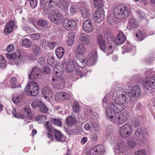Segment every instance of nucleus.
Listing matches in <instances>:
<instances>
[{"mask_svg": "<svg viewBox=\"0 0 155 155\" xmlns=\"http://www.w3.org/2000/svg\"><path fill=\"white\" fill-rule=\"evenodd\" d=\"M124 50H125L126 52H130L131 51V49H132V51L133 52H135L136 51V48L135 47H132L131 45L127 44L126 45L123 47Z\"/></svg>", "mask_w": 155, "mask_h": 155, "instance_id": "nucleus-41", "label": "nucleus"}, {"mask_svg": "<svg viewBox=\"0 0 155 155\" xmlns=\"http://www.w3.org/2000/svg\"><path fill=\"white\" fill-rule=\"evenodd\" d=\"M94 5L97 8H102L103 6V3L102 0H94Z\"/></svg>", "mask_w": 155, "mask_h": 155, "instance_id": "nucleus-42", "label": "nucleus"}, {"mask_svg": "<svg viewBox=\"0 0 155 155\" xmlns=\"http://www.w3.org/2000/svg\"><path fill=\"white\" fill-rule=\"evenodd\" d=\"M32 50L34 54L36 55H39L41 53V48L40 47L36 44L33 45Z\"/></svg>", "mask_w": 155, "mask_h": 155, "instance_id": "nucleus-45", "label": "nucleus"}, {"mask_svg": "<svg viewBox=\"0 0 155 155\" xmlns=\"http://www.w3.org/2000/svg\"><path fill=\"white\" fill-rule=\"evenodd\" d=\"M137 13L140 18L141 19H143L146 18L145 13L140 9H138L137 11Z\"/></svg>", "mask_w": 155, "mask_h": 155, "instance_id": "nucleus-55", "label": "nucleus"}, {"mask_svg": "<svg viewBox=\"0 0 155 155\" xmlns=\"http://www.w3.org/2000/svg\"><path fill=\"white\" fill-rule=\"evenodd\" d=\"M117 148L115 150V153L117 155H121L125 151L126 147L125 143L122 140H120L117 144Z\"/></svg>", "mask_w": 155, "mask_h": 155, "instance_id": "nucleus-16", "label": "nucleus"}, {"mask_svg": "<svg viewBox=\"0 0 155 155\" xmlns=\"http://www.w3.org/2000/svg\"><path fill=\"white\" fill-rule=\"evenodd\" d=\"M44 98L47 100L51 98L52 96V92L49 87H45L43 88L42 91Z\"/></svg>", "mask_w": 155, "mask_h": 155, "instance_id": "nucleus-26", "label": "nucleus"}, {"mask_svg": "<svg viewBox=\"0 0 155 155\" xmlns=\"http://www.w3.org/2000/svg\"><path fill=\"white\" fill-rule=\"evenodd\" d=\"M90 38L89 35L85 33H81L79 36V39L81 44L84 45H87L89 43Z\"/></svg>", "mask_w": 155, "mask_h": 155, "instance_id": "nucleus-24", "label": "nucleus"}, {"mask_svg": "<svg viewBox=\"0 0 155 155\" xmlns=\"http://www.w3.org/2000/svg\"><path fill=\"white\" fill-rule=\"evenodd\" d=\"M81 12L84 18H87L90 16V11L87 6L82 7L81 8Z\"/></svg>", "mask_w": 155, "mask_h": 155, "instance_id": "nucleus-32", "label": "nucleus"}, {"mask_svg": "<svg viewBox=\"0 0 155 155\" xmlns=\"http://www.w3.org/2000/svg\"><path fill=\"white\" fill-rule=\"evenodd\" d=\"M43 102L40 100H35L32 103L31 106L33 107H39Z\"/></svg>", "mask_w": 155, "mask_h": 155, "instance_id": "nucleus-46", "label": "nucleus"}, {"mask_svg": "<svg viewBox=\"0 0 155 155\" xmlns=\"http://www.w3.org/2000/svg\"><path fill=\"white\" fill-rule=\"evenodd\" d=\"M76 120L74 116H69L66 118V122L68 126L74 124L76 123Z\"/></svg>", "mask_w": 155, "mask_h": 155, "instance_id": "nucleus-38", "label": "nucleus"}, {"mask_svg": "<svg viewBox=\"0 0 155 155\" xmlns=\"http://www.w3.org/2000/svg\"><path fill=\"white\" fill-rule=\"evenodd\" d=\"M128 147L133 148L136 145L135 140L133 139H129L127 141Z\"/></svg>", "mask_w": 155, "mask_h": 155, "instance_id": "nucleus-54", "label": "nucleus"}, {"mask_svg": "<svg viewBox=\"0 0 155 155\" xmlns=\"http://www.w3.org/2000/svg\"><path fill=\"white\" fill-rule=\"evenodd\" d=\"M14 25V22L13 20L7 22L4 30V33L5 35L11 33L13 30Z\"/></svg>", "mask_w": 155, "mask_h": 155, "instance_id": "nucleus-21", "label": "nucleus"}, {"mask_svg": "<svg viewBox=\"0 0 155 155\" xmlns=\"http://www.w3.org/2000/svg\"><path fill=\"white\" fill-rule=\"evenodd\" d=\"M70 98L69 94L64 92L57 93L55 96V99L57 101H64V100H68Z\"/></svg>", "mask_w": 155, "mask_h": 155, "instance_id": "nucleus-20", "label": "nucleus"}, {"mask_svg": "<svg viewBox=\"0 0 155 155\" xmlns=\"http://www.w3.org/2000/svg\"><path fill=\"white\" fill-rule=\"evenodd\" d=\"M98 123L96 122H92L91 124V127L93 128L94 130L97 131L98 130Z\"/></svg>", "mask_w": 155, "mask_h": 155, "instance_id": "nucleus-62", "label": "nucleus"}, {"mask_svg": "<svg viewBox=\"0 0 155 155\" xmlns=\"http://www.w3.org/2000/svg\"><path fill=\"white\" fill-rule=\"evenodd\" d=\"M47 63L52 66V68L57 65V61L54 60V57L52 56H49L47 60Z\"/></svg>", "mask_w": 155, "mask_h": 155, "instance_id": "nucleus-36", "label": "nucleus"}, {"mask_svg": "<svg viewBox=\"0 0 155 155\" xmlns=\"http://www.w3.org/2000/svg\"><path fill=\"white\" fill-rule=\"evenodd\" d=\"M81 44L77 45L74 50V53L78 55H83L86 51V47Z\"/></svg>", "mask_w": 155, "mask_h": 155, "instance_id": "nucleus-27", "label": "nucleus"}, {"mask_svg": "<svg viewBox=\"0 0 155 155\" xmlns=\"http://www.w3.org/2000/svg\"><path fill=\"white\" fill-rule=\"evenodd\" d=\"M26 59L24 55H19L18 56V58L16 61H14L12 65H19L23 63Z\"/></svg>", "mask_w": 155, "mask_h": 155, "instance_id": "nucleus-35", "label": "nucleus"}, {"mask_svg": "<svg viewBox=\"0 0 155 155\" xmlns=\"http://www.w3.org/2000/svg\"><path fill=\"white\" fill-rule=\"evenodd\" d=\"M81 58H80L77 61L76 64L79 67L82 68L86 64L87 62L91 65H93L96 62L97 59V55L95 51H93L90 53L87 56V61L84 59L85 57L81 55Z\"/></svg>", "mask_w": 155, "mask_h": 155, "instance_id": "nucleus-5", "label": "nucleus"}, {"mask_svg": "<svg viewBox=\"0 0 155 155\" xmlns=\"http://www.w3.org/2000/svg\"><path fill=\"white\" fill-rule=\"evenodd\" d=\"M83 29L84 31L87 33L91 32L93 31V27L90 20H87L84 22Z\"/></svg>", "mask_w": 155, "mask_h": 155, "instance_id": "nucleus-25", "label": "nucleus"}, {"mask_svg": "<svg viewBox=\"0 0 155 155\" xmlns=\"http://www.w3.org/2000/svg\"><path fill=\"white\" fill-rule=\"evenodd\" d=\"M10 83L12 85V88H15L17 87L15 85H16V84L17 83V79L16 77H13L12 78L10 81Z\"/></svg>", "mask_w": 155, "mask_h": 155, "instance_id": "nucleus-57", "label": "nucleus"}, {"mask_svg": "<svg viewBox=\"0 0 155 155\" xmlns=\"http://www.w3.org/2000/svg\"><path fill=\"white\" fill-rule=\"evenodd\" d=\"M64 79L58 78L56 80L55 83H54L57 88H62L64 87Z\"/></svg>", "mask_w": 155, "mask_h": 155, "instance_id": "nucleus-33", "label": "nucleus"}, {"mask_svg": "<svg viewBox=\"0 0 155 155\" xmlns=\"http://www.w3.org/2000/svg\"><path fill=\"white\" fill-rule=\"evenodd\" d=\"M90 138L94 141H96L98 138V134L96 132H93L91 134Z\"/></svg>", "mask_w": 155, "mask_h": 155, "instance_id": "nucleus-59", "label": "nucleus"}, {"mask_svg": "<svg viewBox=\"0 0 155 155\" xmlns=\"http://www.w3.org/2000/svg\"><path fill=\"white\" fill-rule=\"evenodd\" d=\"M105 151L104 146L102 145H98L91 148L87 155H103Z\"/></svg>", "mask_w": 155, "mask_h": 155, "instance_id": "nucleus-9", "label": "nucleus"}, {"mask_svg": "<svg viewBox=\"0 0 155 155\" xmlns=\"http://www.w3.org/2000/svg\"><path fill=\"white\" fill-rule=\"evenodd\" d=\"M39 87L38 83L30 81L25 87V91L28 95L35 96L39 93Z\"/></svg>", "mask_w": 155, "mask_h": 155, "instance_id": "nucleus-6", "label": "nucleus"}, {"mask_svg": "<svg viewBox=\"0 0 155 155\" xmlns=\"http://www.w3.org/2000/svg\"><path fill=\"white\" fill-rule=\"evenodd\" d=\"M97 42L101 49L105 52L111 54L113 48L116 44L119 45L124 43L126 40L125 36L122 32H120L118 35L115 42L114 40L109 38L107 41V43L105 45V41L101 35H99L97 38Z\"/></svg>", "mask_w": 155, "mask_h": 155, "instance_id": "nucleus-1", "label": "nucleus"}, {"mask_svg": "<svg viewBox=\"0 0 155 155\" xmlns=\"http://www.w3.org/2000/svg\"><path fill=\"white\" fill-rule=\"evenodd\" d=\"M15 49V47L12 44H10L9 45L7 48V50L8 52H12Z\"/></svg>", "mask_w": 155, "mask_h": 155, "instance_id": "nucleus-63", "label": "nucleus"}, {"mask_svg": "<svg viewBox=\"0 0 155 155\" xmlns=\"http://www.w3.org/2000/svg\"><path fill=\"white\" fill-rule=\"evenodd\" d=\"M45 127L46 129L49 131V132L52 131L53 130L51 128V124L49 121H47L46 123Z\"/></svg>", "mask_w": 155, "mask_h": 155, "instance_id": "nucleus-61", "label": "nucleus"}, {"mask_svg": "<svg viewBox=\"0 0 155 155\" xmlns=\"http://www.w3.org/2000/svg\"><path fill=\"white\" fill-rule=\"evenodd\" d=\"M5 57L0 55V68H5L7 67Z\"/></svg>", "mask_w": 155, "mask_h": 155, "instance_id": "nucleus-44", "label": "nucleus"}, {"mask_svg": "<svg viewBox=\"0 0 155 155\" xmlns=\"http://www.w3.org/2000/svg\"><path fill=\"white\" fill-rule=\"evenodd\" d=\"M24 112L26 114V115L28 117L27 118L28 119H31V117L30 115L31 113L30 109V108L28 107H25L23 110ZM14 116L15 117L18 118H21L23 119H25L26 117L24 116H23L21 115L17 114H14Z\"/></svg>", "mask_w": 155, "mask_h": 155, "instance_id": "nucleus-28", "label": "nucleus"}, {"mask_svg": "<svg viewBox=\"0 0 155 155\" xmlns=\"http://www.w3.org/2000/svg\"><path fill=\"white\" fill-rule=\"evenodd\" d=\"M51 122L54 124L59 127H61L62 125L61 120L58 118H56L51 119Z\"/></svg>", "mask_w": 155, "mask_h": 155, "instance_id": "nucleus-47", "label": "nucleus"}, {"mask_svg": "<svg viewBox=\"0 0 155 155\" xmlns=\"http://www.w3.org/2000/svg\"><path fill=\"white\" fill-rule=\"evenodd\" d=\"M104 10L103 9H98L94 14L93 18L95 21L100 23L104 19Z\"/></svg>", "mask_w": 155, "mask_h": 155, "instance_id": "nucleus-14", "label": "nucleus"}, {"mask_svg": "<svg viewBox=\"0 0 155 155\" xmlns=\"http://www.w3.org/2000/svg\"><path fill=\"white\" fill-rule=\"evenodd\" d=\"M53 130L55 134V138L56 140L61 142H63L65 141L66 137L61 132L56 129H53ZM48 137L52 141L55 139L54 137L51 135L49 133L48 134Z\"/></svg>", "mask_w": 155, "mask_h": 155, "instance_id": "nucleus-12", "label": "nucleus"}, {"mask_svg": "<svg viewBox=\"0 0 155 155\" xmlns=\"http://www.w3.org/2000/svg\"><path fill=\"white\" fill-rule=\"evenodd\" d=\"M17 55L15 53L11 54H5L6 57L8 59L12 61V64L14 62V61H16L17 60Z\"/></svg>", "mask_w": 155, "mask_h": 155, "instance_id": "nucleus-39", "label": "nucleus"}, {"mask_svg": "<svg viewBox=\"0 0 155 155\" xmlns=\"http://www.w3.org/2000/svg\"><path fill=\"white\" fill-rule=\"evenodd\" d=\"M138 26V23L137 21L134 18H131L127 23V28L128 29H132L135 28Z\"/></svg>", "mask_w": 155, "mask_h": 155, "instance_id": "nucleus-29", "label": "nucleus"}, {"mask_svg": "<svg viewBox=\"0 0 155 155\" xmlns=\"http://www.w3.org/2000/svg\"><path fill=\"white\" fill-rule=\"evenodd\" d=\"M145 134L144 131L141 128H138L136 130L134 136L138 140L143 141L146 139Z\"/></svg>", "mask_w": 155, "mask_h": 155, "instance_id": "nucleus-18", "label": "nucleus"}, {"mask_svg": "<svg viewBox=\"0 0 155 155\" xmlns=\"http://www.w3.org/2000/svg\"><path fill=\"white\" fill-rule=\"evenodd\" d=\"M23 97L21 95L14 96L12 98V100L14 103L16 104H18L23 98Z\"/></svg>", "mask_w": 155, "mask_h": 155, "instance_id": "nucleus-48", "label": "nucleus"}, {"mask_svg": "<svg viewBox=\"0 0 155 155\" xmlns=\"http://www.w3.org/2000/svg\"><path fill=\"white\" fill-rule=\"evenodd\" d=\"M143 83V86L146 89H155V76L145 78Z\"/></svg>", "mask_w": 155, "mask_h": 155, "instance_id": "nucleus-10", "label": "nucleus"}, {"mask_svg": "<svg viewBox=\"0 0 155 155\" xmlns=\"http://www.w3.org/2000/svg\"><path fill=\"white\" fill-rule=\"evenodd\" d=\"M133 131L131 125L129 124H125L120 128L119 134L122 138H126L130 136Z\"/></svg>", "mask_w": 155, "mask_h": 155, "instance_id": "nucleus-8", "label": "nucleus"}, {"mask_svg": "<svg viewBox=\"0 0 155 155\" xmlns=\"http://www.w3.org/2000/svg\"><path fill=\"white\" fill-rule=\"evenodd\" d=\"M30 37L32 40H35L39 39L41 35L39 33H33L30 35Z\"/></svg>", "mask_w": 155, "mask_h": 155, "instance_id": "nucleus-53", "label": "nucleus"}, {"mask_svg": "<svg viewBox=\"0 0 155 155\" xmlns=\"http://www.w3.org/2000/svg\"><path fill=\"white\" fill-rule=\"evenodd\" d=\"M70 5L68 0H60L57 3L58 8L64 11L66 10Z\"/></svg>", "mask_w": 155, "mask_h": 155, "instance_id": "nucleus-23", "label": "nucleus"}, {"mask_svg": "<svg viewBox=\"0 0 155 155\" xmlns=\"http://www.w3.org/2000/svg\"><path fill=\"white\" fill-rule=\"evenodd\" d=\"M113 97H115L118 94H120L124 91H123V88L120 86L119 85H117L114 86L113 88Z\"/></svg>", "mask_w": 155, "mask_h": 155, "instance_id": "nucleus-31", "label": "nucleus"}, {"mask_svg": "<svg viewBox=\"0 0 155 155\" xmlns=\"http://www.w3.org/2000/svg\"><path fill=\"white\" fill-rule=\"evenodd\" d=\"M23 44L27 48H29L31 45V43L30 41L28 39L25 38L23 40Z\"/></svg>", "mask_w": 155, "mask_h": 155, "instance_id": "nucleus-52", "label": "nucleus"}, {"mask_svg": "<svg viewBox=\"0 0 155 155\" xmlns=\"http://www.w3.org/2000/svg\"><path fill=\"white\" fill-rule=\"evenodd\" d=\"M41 76V70L37 67H34L29 75V78L30 79L33 80L38 78Z\"/></svg>", "mask_w": 155, "mask_h": 155, "instance_id": "nucleus-19", "label": "nucleus"}, {"mask_svg": "<svg viewBox=\"0 0 155 155\" xmlns=\"http://www.w3.org/2000/svg\"><path fill=\"white\" fill-rule=\"evenodd\" d=\"M75 63L72 59H69L67 62L65 68L67 72L70 73L73 71L75 68Z\"/></svg>", "mask_w": 155, "mask_h": 155, "instance_id": "nucleus-22", "label": "nucleus"}, {"mask_svg": "<svg viewBox=\"0 0 155 155\" xmlns=\"http://www.w3.org/2000/svg\"><path fill=\"white\" fill-rule=\"evenodd\" d=\"M33 25L31 24L28 25L26 24H23L22 26V29L25 31L27 33L32 32L34 31V29L32 28Z\"/></svg>", "mask_w": 155, "mask_h": 155, "instance_id": "nucleus-37", "label": "nucleus"}, {"mask_svg": "<svg viewBox=\"0 0 155 155\" xmlns=\"http://www.w3.org/2000/svg\"><path fill=\"white\" fill-rule=\"evenodd\" d=\"M74 36L72 33L70 32L68 34L67 42L69 46L72 45L74 43Z\"/></svg>", "mask_w": 155, "mask_h": 155, "instance_id": "nucleus-40", "label": "nucleus"}, {"mask_svg": "<svg viewBox=\"0 0 155 155\" xmlns=\"http://www.w3.org/2000/svg\"><path fill=\"white\" fill-rule=\"evenodd\" d=\"M40 45L42 48H44L45 49L47 48L48 47V43L45 39H42L40 41Z\"/></svg>", "mask_w": 155, "mask_h": 155, "instance_id": "nucleus-56", "label": "nucleus"}, {"mask_svg": "<svg viewBox=\"0 0 155 155\" xmlns=\"http://www.w3.org/2000/svg\"><path fill=\"white\" fill-rule=\"evenodd\" d=\"M126 95V93L123 92L120 94H118L115 97H113L114 102H111L108 104L106 109H111L116 111H121L124 109V104L127 101Z\"/></svg>", "mask_w": 155, "mask_h": 155, "instance_id": "nucleus-4", "label": "nucleus"}, {"mask_svg": "<svg viewBox=\"0 0 155 155\" xmlns=\"http://www.w3.org/2000/svg\"><path fill=\"white\" fill-rule=\"evenodd\" d=\"M39 108L40 111L41 113H46L48 112V108L43 103L42 104Z\"/></svg>", "mask_w": 155, "mask_h": 155, "instance_id": "nucleus-49", "label": "nucleus"}, {"mask_svg": "<svg viewBox=\"0 0 155 155\" xmlns=\"http://www.w3.org/2000/svg\"><path fill=\"white\" fill-rule=\"evenodd\" d=\"M73 110L75 112H77L80 110L78 104L77 102L74 103L72 106Z\"/></svg>", "mask_w": 155, "mask_h": 155, "instance_id": "nucleus-60", "label": "nucleus"}, {"mask_svg": "<svg viewBox=\"0 0 155 155\" xmlns=\"http://www.w3.org/2000/svg\"><path fill=\"white\" fill-rule=\"evenodd\" d=\"M37 23L41 28V30L43 31L48 29V23L46 21L42 19L39 20L37 21Z\"/></svg>", "mask_w": 155, "mask_h": 155, "instance_id": "nucleus-30", "label": "nucleus"}, {"mask_svg": "<svg viewBox=\"0 0 155 155\" xmlns=\"http://www.w3.org/2000/svg\"><path fill=\"white\" fill-rule=\"evenodd\" d=\"M30 2V6L33 8H34L37 4V0H31Z\"/></svg>", "mask_w": 155, "mask_h": 155, "instance_id": "nucleus-64", "label": "nucleus"}, {"mask_svg": "<svg viewBox=\"0 0 155 155\" xmlns=\"http://www.w3.org/2000/svg\"><path fill=\"white\" fill-rule=\"evenodd\" d=\"M46 119V117L45 115L39 114L37 116L35 120L38 121L39 123H41L45 121Z\"/></svg>", "mask_w": 155, "mask_h": 155, "instance_id": "nucleus-43", "label": "nucleus"}, {"mask_svg": "<svg viewBox=\"0 0 155 155\" xmlns=\"http://www.w3.org/2000/svg\"><path fill=\"white\" fill-rule=\"evenodd\" d=\"M57 5L56 2L52 0L47 1L45 3L44 10L46 14H49L51 12L54 10V8Z\"/></svg>", "mask_w": 155, "mask_h": 155, "instance_id": "nucleus-13", "label": "nucleus"}, {"mask_svg": "<svg viewBox=\"0 0 155 155\" xmlns=\"http://www.w3.org/2000/svg\"><path fill=\"white\" fill-rule=\"evenodd\" d=\"M135 155H147V154L145 150L141 149L135 151Z\"/></svg>", "mask_w": 155, "mask_h": 155, "instance_id": "nucleus-58", "label": "nucleus"}, {"mask_svg": "<svg viewBox=\"0 0 155 155\" xmlns=\"http://www.w3.org/2000/svg\"><path fill=\"white\" fill-rule=\"evenodd\" d=\"M129 14V10L127 7L123 5H119L115 8L114 13L108 15V22L110 24L113 25L118 19L126 18Z\"/></svg>", "mask_w": 155, "mask_h": 155, "instance_id": "nucleus-2", "label": "nucleus"}, {"mask_svg": "<svg viewBox=\"0 0 155 155\" xmlns=\"http://www.w3.org/2000/svg\"><path fill=\"white\" fill-rule=\"evenodd\" d=\"M106 114L110 121L115 124L121 125L124 124L129 117L130 115L127 111L123 112L118 114H115L114 113H118L120 112L116 111L111 109H106Z\"/></svg>", "mask_w": 155, "mask_h": 155, "instance_id": "nucleus-3", "label": "nucleus"}, {"mask_svg": "<svg viewBox=\"0 0 155 155\" xmlns=\"http://www.w3.org/2000/svg\"><path fill=\"white\" fill-rule=\"evenodd\" d=\"M136 36L138 38L139 41H141L144 39L145 34L144 33L140 31H139L138 33L136 34Z\"/></svg>", "mask_w": 155, "mask_h": 155, "instance_id": "nucleus-50", "label": "nucleus"}, {"mask_svg": "<svg viewBox=\"0 0 155 155\" xmlns=\"http://www.w3.org/2000/svg\"><path fill=\"white\" fill-rule=\"evenodd\" d=\"M127 89L128 94L131 100L134 101L136 98L141 95V91L139 87L137 86L130 87L128 85L126 87Z\"/></svg>", "mask_w": 155, "mask_h": 155, "instance_id": "nucleus-7", "label": "nucleus"}, {"mask_svg": "<svg viewBox=\"0 0 155 155\" xmlns=\"http://www.w3.org/2000/svg\"><path fill=\"white\" fill-rule=\"evenodd\" d=\"M62 25L64 28L66 30L72 31L75 28L76 23L74 20L65 18L63 20Z\"/></svg>", "mask_w": 155, "mask_h": 155, "instance_id": "nucleus-11", "label": "nucleus"}, {"mask_svg": "<svg viewBox=\"0 0 155 155\" xmlns=\"http://www.w3.org/2000/svg\"><path fill=\"white\" fill-rule=\"evenodd\" d=\"M49 18L54 23L56 24H59L61 23L63 18V16L60 13L53 12L51 15L49 16Z\"/></svg>", "mask_w": 155, "mask_h": 155, "instance_id": "nucleus-17", "label": "nucleus"}, {"mask_svg": "<svg viewBox=\"0 0 155 155\" xmlns=\"http://www.w3.org/2000/svg\"><path fill=\"white\" fill-rule=\"evenodd\" d=\"M64 51V48L61 47H58L55 51L56 54L58 58H61L63 57Z\"/></svg>", "mask_w": 155, "mask_h": 155, "instance_id": "nucleus-34", "label": "nucleus"}, {"mask_svg": "<svg viewBox=\"0 0 155 155\" xmlns=\"http://www.w3.org/2000/svg\"><path fill=\"white\" fill-rule=\"evenodd\" d=\"M65 63L64 61L61 62L60 63L61 66L56 65V66L53 68V73L57 77H60L63 74L64 70V65Z\"/></svg>", "mask_w": 155, "mask_h": 155, "instance_id": "nucleus-15", "label": "nucleus"}, {"mask_svg": "<svg viewBox=\"0 0 155 155\" xmlns=\"http://www.w3.org/2000/svg\"><path fill=\"white\" fill-rule=\"evenodd\" d=\"M87 72L86 69L84 70L82 68L81 70H77L76 71L77 74L80 75L81 78L84 76Z\"/></svg>", "mask_w": 155, "mask_h": 155, "instance_id": "nucleus-51", "label": "nucleus"}]
</instances>
